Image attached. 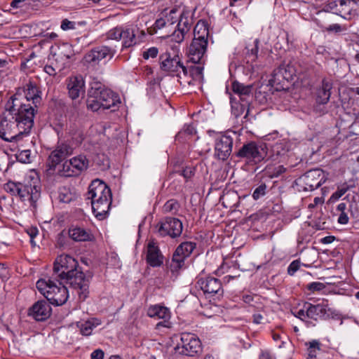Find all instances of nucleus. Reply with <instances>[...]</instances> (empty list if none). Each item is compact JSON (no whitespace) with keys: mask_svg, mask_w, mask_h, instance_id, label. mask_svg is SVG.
I'll use <instances>...</instances> for the list:
<instances>
[{"mask_svg":"<svg viewBox=\"0 0 359 359\" xmlns=\"http://www.w3.org/2000/svg\"><path fill=\"white\" fill-rule=\"evenodd\" d=\"M123 32L121 35V39H123V48H129L133 46L137 43L135 36L138 32L140 33V36L139 37H143L145 35V32L144 30L140 31L139 29H136V32L133 29H130L129 28L124 29Z\"/></svg>","mask_w":359,"mask_h":359,"instance_id":"obj_29","label":"nucleus"},{"mask_svg":"<svg viewBox=\"0 0 359 359\" xmlns=\"http://www.w3.org/2000/svg\"><path fill=\"white\" fill-rule=\"evenodd\" d=\"M44 71L50 76H53L56 74L55 69L50 65H46Z\"/></svg>","mask_w":359,"mask_h":359,"instance_id":"obj_64","label":"nucleus"},{"mask_svg":"<svg viewBox=\"0 0 359 359\" xmlns=\"http://www.w3.org/2000/svg\"><path fill=\"white\" fill-rule=\"evenodd\" d=\"M50 304L46 300L35 302L28 310V316L36 321H44L51 315Z\"/></svg>","mask_w":359,"mask_h":359,"instance_id":"obj_22","label":"nucleus"},{"mask_svg":"<svg viewBox=\"0 0 359 359\" xmlns=\"http://www.w3.org/2000/svg\"><path fill=\"white\" fill-rule=\"evenodd\" d=\"M24 142H18V150L20 152L16 154V158L18 161L23 163H29L31 162V151L29 149H26Z\"/></svg>","mask_w":359,"mask_h":359,"instance_id":"obj_40","label":"nucleus"},{"mask_svg":"<svg viewBox=\"0 0 359 359\" xmlns=\"http://www.w3.org/2000/svg\"><path fill=\"white\" fill-rule=\"evenodd\" d=\"M18 196L22 201H29L31 205L35 206L36 203L40 198L41 192L39 187L36 185L20 184L18 191Z\"/></svg>","mask_w":359,"mask_h":359,"instance_id":"obj_24","label":"nucleus"},{"mask_svg":"<svg viewBox=\"0 0 359 359\" xmlns=\"http://www.w3.org/2000/svg\"><path fill=\"white\" fill-rule=\"evenodd\" d=\"M301 262L300 261L296 259L292 261L289 266L287 267V273L290 276H293L300 268Z\"/></svg>","mask_w":359,"mask_h":359,"instance_id":"obj_54","label":"nucleus"},{"mask_svg":"<svg viewBox=\"0 0 359 359\" xmlns=\"http://www.w3.org/2000/svg\"><path fill=\"white\" fill-rule=\"evenodd\" d=\"M309 348H311L315 351H318L320 350V343L317 340L310 341Z\"/></svg>","mask_w":359,"mask_h":359,"instance_id":"obj_63","label":"nucleus"},{"mask_svg":"<svg viewBox=\"0 0 359 359\" xmlns=\"http://www.w3.org/2000/svg\"><path fill=\"white\" fill-rule=\"evenodd\" d=\"M203 64H198V65H191L190 67H187L188 69V74L194 79H201L203 77Z\"/></svg>","mask_w":359,"mask_h":359,"instance_id":"obj_42","label":"nucleus"},{"mask_svg":"<svg viewBox=\"0 0 359 359\" xmlns=\"http://www.w3.org/2000/svg\"><path fill=\"white\" fill-rule=\"evenodd\" d=\"M183 230L182 222L177 218L168 217L165 221L161 224L158 228V233L163 236H169L175 238L179 237Z\"/></svg>","mask_w":359,"mask_h":359,"instance_id":"obj_21","label":"nucleus"},{"mask_svg":"<svg viewBox=\"0 0 359 359\" xmlns=\"http://www.w3.org/2000/svg\"><path fill=\"white\" fill-rule=\"evenodd\" d=\"M233 139L228 135H222L216 140L215 156L219 160L225 161L231 155L233 147Z\"/></svg>","mask_w":359,"mask_h":359,"instance_id":"obj_23","label":"nucleus"},{"mask_svg":"<svg viewBox=\"0 0 359 359\" xmlns=\"http://www.w3.org/2000/svg\"><path fill=\"white\" fill-rule=\"evenodd\" d=\"M325 172L319 168L312 169L295 180L299 191H312L320 187L325 181Z\"/></svg>","mask_w":359,"mask_h":359,"instance_id":"obj_7","label":"nucleus"},{"mask_svg":"<svg viewBox=\"0 0 359 359\" xmlns=\"http://www.w3.org/2000/svg\"><path fill=\"white\" fill-rule=\"evenodd\" d=\"M196 133V130L192 125H185L183 129L179 132L178 137L183 135L192 136Z\"/></svg>","mask_w":359,"mask_h":359,"instance_id":"obj_52","label":"nucleus"},{"mask_svg":"<svg viewBox=\"0 0 359 359\" xmlns=\"http://www.w3.org/2000/svg\"><path fill=\"white\" fill-rule=\"evenodd\" d=\"M191 27V20L189 18L187 14H182L176 25V28L171 34L162 35L165 36V39L168 40L170 43H177L180 44L184 39V36L187 34Z\"/></svg>","mask_w":359,"mask_h":359,"instance_id":"obj_15","label":"nucleus"},{"mask_svg":"<svg viewBox=\"0 0 359 359\" xmlns=\"http://www.w3.org/2000/svg\"><path fill=\"white\" fill-rule=\"evenodd\" d=\"M121 103L119 96L110 89H104L99 91L95 97L88 98L87 107L93 111L100 109H109L117 107Z\"/></svg>","mask_w":359,"mask_h":359,"instance_id":"obj_5","label":"nucleus"},{"mask_svg":"<svg viewBox=\"0 0 359 359\" xmlns=\"http://www.w3.org/2000/svg\"><path fill=\"white\" fill-rule=\"evenodd\" d=\"M74 55L72 46L66 43L57 47V50L54 53L53 56L55 60L65 64Z\"/></svg>","mask_w":359,"mask_h":359,"instance_id":"obj_28","label":"nucleus"},{"mask_svg":"<svg viewBox=\"0 0 359 359\" xmlns=\"http://www.w3.org/2000/svg\"><path fill=\"white\" fill-rule=\"evenodd\" d=\"M91 359H103L104 352L101 349H96L90 355Z\"/></svg>","mask_w":359,"mask_h":359,"instance_id":"obj_60","label":"nucleus"},{"mask_svg":"<svg viewBox=\"0 0 359 359\" xmlns=\"http://www.w3.org/2000/svg\"><path fill=\"white\" fill-rule=\"evenodd\" d=\"M67 88L68 95L72 100H75V105L79 101H76L80 97H83L85 94V80L81 75L69 76L67 81Z\"/></svg>","mask_w":359,"mask_h":359,"instance_id":"obj_16","label":"nucleus"},{"mask_svg":"<svg viewBox=\"0 0 359 359\" xmlns=\"http://www.w3.org/2000/svg\"><path fill=\"white\" fill-rule=\"evenodd\" d=\"M292 313L294 316L302 321H304L308 326L312 324V323L309 320V316L306 315L309 314L308 308L306 303L304 304L303 309L298 310L296 312L292 311Z\"/></svg>","mask_w":359,"mask_h":359,"instance_id":"obj_46","label":"nucleus"},{"mask_svg":"<svg viewBox=\"0 0 359 359\" xmlns=\"http://www.w3.org/2000/svg\"><path fill=\"white\" fill-rule=\"evenodd\" d=\"M123 32V27H116L107 32L106 36L107 39L119 41L121 39V34Z\"/></svg>","mask_w":359,"mask_h":359,"instance_id":"obj_47","label":"nucleus"},{"mask_svg":"<svg viewBox=\"0 0 359 359\" xmlns=\"http://www.w3.org/2000/svg\"><path fill=\"white\" fill-rule=\"evenodd\" d=\"M295 76V69L291 65H280L276 69L273 74L271 81L276 85H281L284 88V83L292 81Z\"/></svg>","mask_w":359,"mask_h":359,"instance_id":"obj_25","label":"nucleus"},{"mask_svg":"<svg viewBox=\"0 0 359 359\" xmlns=\"http://www.w3.org/2000/svg\"><path fill=\"white\" fill-rule=\"evenodd\" d=\"M325 288V285L320 282H313L307 285V289L311 292L321 291Z\"/></svg>","mask_w":359,"mask_h":359,"instance_id":"obj_55","label":"nucleus"},{"mask_svg":"<svg viewBox=\"0 0 359 359\" xmlns=\"http://www.w3.org/2000/svg\"><path fill=\"white\" fill-rule=\"evenodd\" d=\"M157 56V48L152 47L144 51L142 57L145 60H148L149 57L155 58Z\"/></svg>","mask_w":359,"mask_h":359,"instance_id":"obj_57","label":"nucleus"},{"mask_svg":"<svg viewBox=\"0 0 359 359\" xmlns=\"http://www.w3.org/2000/svg\"><path fill=\"white\" fill-rule=\"evenodd\" d=\"M207 46L208 41L193 39L188 50L189 60L194 64H204Z\"/></svg>","mask_w":359,"mask_h":359,"instance_id":"obj_18","label":"nucleus"},{"mask_svg":"<svg viewBox=\"0 0 359 359\" xmlns=\"http://www.w3.org/2000/svg\"><path fill=\"white\" fill-rule=\"evenodd\" d=\"M349 210L351 216L359 220V205L355 203L349 201Z\"/></svg>","mask_w":359,"mask_h":359,"instance_id":"obj_56","label":"nucleus"},{"mask_svg":"<svg viewBox=\"0 0 359 359\" xmlns=\"http://www.w3.org/2000/svg\"><path fill=\"white\" fill-rule=\"evenodd\" d=\"M144 76L147 81V93L153 98L156 97V79L154 75V70L151 67L146 66L144 70Z\"/></svg>","mask_w":359,"mask_h":359,"instance_id":"obj_32","label":"nucleus"},{"mask_svg":"<svg viewBox=\"0 0 359 359\" xmlns=\"http://www.w3.org/2000/svg\"><path fill=\"white\" fill-rule=\"evenodd\" d=\"M115 54L116 50L114 48L107 46H99L86 53L83 60L86 64L94 66L107 57L111 60Z\"/></svg>","mask_w":359,"mask_h":359,"instance_id":"obj_14","label":"nucleus"},{"mask_svg":"<svg viewBox=\"0 0 359 359\" xmlns=\"http://www.w3.org/2000/svg\"><path fill=\"white\" fill-rule=\"evenodd\" d=\"M174 349L180 355L193 357L201 351V343L195 334L184 332L181 334L180 341Z\"/></svg>","mask_w":359,"mask_h":359,"instance_id":"obj_10","label":"nucleus"},{"mask_svg":"<svg viewBox=\"0 0 359 359\" xmlns=\"http://www.w3.org/2000/svg\"><path fill=\"white\" fill-rule=\"evenodd\" d=\"M332 88V83L326 79H323L321 85L315 93V100L317 104L324 105L329 102Z\"/></svg>","mask_w":359,"mask_h":359,"instance_id":"obj_26","label":"nucleus"},{"mask_svg":"<svg viewBox=\"0 0 359 359\" xmlns=\"http://www.w3.org/2000/svg\"><path fill=\"white\" fill-rule=\"evenodd\" d=\"M348 212H350L348 201H342L337 205L334 215L338 216L337 222L339 224H348L349 221Z\"/></svg>","mask_w":359,"mask_h":359,"instance_id":"obj_31","label":"nucleus"},{"mask_svg":"<svg viewBox=\"0 0 359 359\" xmlns=\"http://www.w3.org/2000/svg\"><path fill=\"white\" fill-rule=\"evenodd\" d=\"M73 153V148L66 143H60L50 154L47 160V166L50 170H55L56 166Z\"/></svg>","mask_w":359,"mask_h":359,"instance_id":"obj_17","label":"nucleus"},{"mask_svg":"<svg viewBox=\"0 0 359 359\" xmlns=\"http://www.w3.org/2000/svg\"><path fill=\"white\" fill-rule=\"evenodd\" d=\"M196 284L207 296L210 297L213 294L222 296L223 294L222 283L215 277L201 278L198 280Z\"/></svg>","mask_w":359,"mask_h":359,"instance_id":"obj_19","label":"nucleus"},{"mask_svg":"<svg viewBox=\"0 0 359 359\" xmlns=\"http://www.w3.org/2000/svg\"><path fill=\"white\" fill-rule=\"evenodd\" d=\"M101 324V320L97 318H92L91 320L81 323L78 325L80 328L81 333L84 336L91 334L93 328Z\"/></svg>","mask_w":359,"mask_h":359,"instance_id":"obj_37","label":"nucleus"},{"mask_svg":"<svg viewBox=\"0 0 359 359\" xmlns=\"http://www.w3.org/2000/svg\"><path fill=\"white\" fill-rule=\"evenodd\" d=\"M79 268V263L74 257L61 255L54 262L53 278L63 281Z\"/></svg>","mask_w":359,"mask_h":359,"instance_id":"obj_9","label":"nucleus"},{"mask_svg":"<svg viewBox=\"0 0 359 359\" xmlns=\"http://www.w3.org/2000/svg\"><path fill=\"white\" fill-rule=\"evenodd\" d=\"M267 155L266 147L263 144L250 142L244 144L236 152L238 158L244 159L248 163H258Z\"/></svg>","mask_w":359,"mask_h":359,"instance_id":"obj_8","label":"nucleus"},{"mask_svg":"<svg viewBox=\"0 0 359 359\" xmlns=\"http://www.w3.org/2000/svg\"><path fill=\"white\" fill-rule=\"evenodd\" d=\"M90 276L86 275L79 268L73 274L69 276L63 281L66 284L78 291L79 299L84 301L89 294V284Z\"/></svg>","mask_w":359,"mask_h":359,"instance_id":"obj_11","label":"nucleus"},{"mask_svg":"<svg viewBox=\"0 0 359 359\" xmlns=\"http://www.w3.org/2000/svg\"><path fill=\"white\" fill-rule=\"evenodd\" d=\"M259 39H256L253 41L254 44L251 48H250L249 46L246 47V49H247L246 55H247V57H248V62L251 61L252 62L257 60L258 50H259Z\"/></svg>","mask_w":359,"mask_h":359,"instance_id":"obj_43","label":"nucleus"},{"mask_svg":"<svg viewBox=\"0 0 359 359\" xmlns=\"http://www.w3.org/2000/svg\"><path fill=\"white\" fill-rule=\"evenodd\" d=\"M353 4V1L351 0H338L330 4V7L331 8H333L332 4H334L336 7L339 6V8L336 9V12H339L340 13V15L346 18L345 15H350L351 14V9L349 8V4Z\"/></svg>","mask_w":359,"mask_h":359,"instance_id":"obj_38","label":"nucleus"},{"mask_svg":"<svg viewBox=\"0 0 359 359\" xmlns=\"http://www.w3.org/2000/svg\"><path fill=\"white\" fill-rule=\"evenodd\" d=\"M6 102L5 109L8 115L2 118L0 122V137L6 142H25L32 144L29 140V133L34 126L32 112L28 109L20 110L22 104L18 102Z\"/></svg>","mask_w":359,"mask_h":359,"instance_id":"obj_1","label":"nucleus"},{"mask_svg":"<svg viewBox=\"0 0 359 359\" xmlns=\"http://www.w3.org/2000/svg\"><path fill=\"white\" fill-rule=\"evenodd\" d=\"M8 275V269L4 264L0 263V278H6Z\"/></svg>","mask_w":359,"mask_h":359,"instance_id":"obj_61","label":"nucleus"},{"mask_svg":"<svg viewBox=\"0 0 359 359\" xmlns=\"http://www.w3.org/2000/svg\"><path fill=\"white\" fill-rule=\"evenodd\" d=\"M177 9L166 8L158 14V36L161 35L171 34L176 29L175 23L177 21Z\"/></svg>","mask_w":359,"mask_h":359,"instance_id":"obj_12","label":"nucleus"},{"mask_svg":"<svg viewBox=\"0 0 359 359\" xmlns=\"http://www.w3.org/2000/svg\"><path fill=\"white\" fill-rule=\"evenodd\" d=\"M196 247V243L191 241L182 243L176 248L170 264L172 271L182 269L184 266L186 258L189 257Z\"/></svg>","mask_w":359,"mask_h":359,"instance_id":"obj_13","label":"nucleus"},{"mask_svg":"<svg viewBox=\"0 0 359 359\" xmlns=\"http://www.w3.org/2000/svg\"><path fill=\"white\" fill-rule=\"evenodd\" d=\"M72 199V195L69 190L63 187L59 189L58 200L62 203H69Z\"/></svg>","mask_w":359,"mask_h":359,"instance_id":"obj_48","label":"nucleus"},{"mask_svg":"<svg viewBox=\"0 0 359 359\" xmlns=\"http://www.w3.org/2000/svg\"><path fill=\"white\" fill-rule=\"evenodd\" d=\"M348 187L347 185H342L332 194V198L338 199L341 197L348 191Z\"/></svg>","mask_w":359,"mask_h":359,"instance_id":"obj_58","label":"nucleus"},{"mask_svg":"<svg viewBox=\"0 0 359 359\" xmlns=\"http://www.w3.org/2000/svg\"><path fill=\"white\" fill-rule=\"evenodd\" d=\"M24 92V97H22L20 94H15L7 102H13V104H16L15 102H20L22 104L23 109H28L32 112V119L34 120L35 111H36L35 109L37 108L41 102L40 92L37 87L31 83L26 86Z\"/></svg>","mask_w":359,"mask_h":359,"instance_id":"obj_6","label":"nucleus"},{"mask_svg":"<svg viewBox=\"0 0 359 359\" xmlns=\"http://www.w3.org/2000/svg\"><path fill=\"white\" fill-rule=\"evenodd\" d=\"M195 171L196 168L194 167L188 166L181 171L180 175L187 181L194 175Z\"/></svg>","mask_w":359,"mask_h":359,"instance_id":"obj_53","label":"nucleus"},{"mask_svg":"<svg viewBox=\"0 0 359 359\" xmlns=\"http://www.w3.org/2000/svg\"><path fill=\"white\" fill-rule=\"evenodd\" d=\"M90 88L88 92V98L95 97L99 91H102L104 89H107L101 81L96 77H90Z\"/></svg>","mask_w":359,"mask_h":359,"instance_id":"obj_39","label":"nucleus"},{"mask_svg":"<svg viewBox=\"0 0 359 359\" xmlns=\"http://www.w3.org/2000/svg\"><path fill=\"white\" fill-rule=\"evenodd\" d=\"M58 172L60 175L65 177L76 176L77 174L74 172V169L72 165L69 164V160L63 163L62 168L59 169Z\"/></svg>","mask_w":359,"mask_h":359,"instance_id":"obj_45","label":"nucleus"},{"mask_svg":"<svg viewBox=\"0 0 359 359\" xmlns=\"http://www.w3.org/2000/svg\"><path fill=\"white\" fill-rule=\"evenodd\" d=\"M69 164L72 165L74 172L79 175L82 171L86 170L88 167V160L86 156L79 155L69 160Z\"/></svg>","mask_w":359,"mask_h":359,"instance_id":"obj_33","label":"nucleus"},{"mask_svg":"<svg viewBox=\"0 0 359 359\" xmlns=\"http://www.w3.org/2000/svg\"><path fill=\"white\" fill-rule=\"evenodd\" d=\"M20 182L9 181L4 184V189L13 196H17Z\"/></svg>","mask_w":359,"mask_h":359,"instance_id":"obj_50","label":"nucleus"},{"mask_svg":"<svg viewBox=\"0 0 359 359\" xmlns=\"http://www.w3.org/2000/svg\"><path fill=\"white\" fill-rule=\"evenodd\" d=\"M87 199L91 201L92 210L95 217L102 219L108 213L112 201L109 187L99 179L94 180L88 187Z\"/></svg>","mask_w":359,"mask_h":359,"instance_id":"obj_2","label":"nucleus"},{"mask_svg":"<svg viewBox=\"0 0 359 359\" xmlns=\"http://www.w3.org/2000/svg\"><path fill=\"white\" fill-rule=\"evenodd\" d=\"M180 208V204L175 199H170L163 206V211L165 213L175 214Z\"/></svg>","mask_w":359,"mask_h":359,"instance_id":"obj_44","label":"nucleus"},{"mask_svg":"<svg viewBox=\"0 0 359 359\" xmlns=\"http://www.w3.org/2000/svg\"><path fill=\"white\" fill-rule=\"evenodd\" d=\"M36 287L50 304L61 306L67 301L68 290L61 282L57 284L50 278H43L36 282Z\"/></svg>","mask_w":359,"mask_h":359,"instance_id":"obj_4","label":"nucleus"},{"mask_svg":"<svg viewBox=\"0 0 359 359\" xmlns=\"http://www.w3.org/2000/svg\"><path fill=\"white\" fill-rule=\"evenodd\" d=\"M233 92L237 95L242 102L247 101V98L250 96L252 90V85H244L237 81L231 83Z\"/></svg>","mask_w":359,"mask_h":359,"instance_id":"obj_30","label":"nucleus"},{"mask_svg":"<svg viewBox=\"0 0 359 359\" xmlns=\"http://www.w3.org/2000/svg\"><path fill=\"white\" fill-rule=\"evenodd\" d=\"M165 36H158V46L163 52L160 57L161 70L168 73H177V76L182 73L188 75V69L184 66L179 56V45L177 43H170L165 39Z\"/></svg>","mask_w":359,"mask_h":359,"instance_id":"obj_3","label":"nucleus"},{"mask_svg":"<svg viewBox=\"0 0 359 359\" xmlns=\"http://www.w3.org/2000/svg\"><path fill=\"white\" fill-rule=\"evenodd\" d=\"M194 39L208 41L209 30L207 22L205 20H199L194 27Z\"/></svg>","mask_w":359,"mask_h":359,"instance_id":"obj_34","label":"nucleus"},{"mask_svg":"<svg viewBox=\"0 0 359 359\" xmlns=\"http://www.w3.org/2000/svg\"><path fill=\"white\" fill-rule=\"evenodd\" d=\"M68 233L69 236L76 242L91 241L94 238L90 231L77 226H72L69 229Z\"/></svg>","mask_w":359,"mask_h":359,"instance_id":"obj_27","label":"nucleus"},{"mask_svg":"<svg viewBox=\"0 0 359 359\" xmlns=\"http://www.w3.org/2000/svg\"><path fill=\"white\" fill-rule=\"evenodd\" d=\"M327 32H334L336 33L345 31L346 29L345 27H341L339 24H333L330 25L327 29Z\"/></svg>","mask_w":359,"mask_h":359,"instance_id":"obj_59","label":"nucleus"},{"mask_svg":"<svg viewBox=\"0 0 359 359\" xmlns=\"http://www.w3.org/2000/svg\"><path fill=\"white\" fill-rule=\"evenodd\" d=\"M170 311L168 308L158 305V327L169 328L171 327Z\"/></svg>","mask_w":359,"mask_h":359,"instance_id":"obj_35","label":"nucleus"},{"mask_svg":"<svg viewBox=\"0 0 359 359\" xmlns=\"http://www.w3.org/2000/svg\"><path fill=\"white\" fill-rule=\"evenodd\" d=\"M306 305L310 320L317 321L319 319H327L334 315V311L328 307L327 300L316 305L306 302Z\"/></svg>","mask_w":359,"mask_h":359,"instance_id":"obj_20","label":"nucleus"},{"mask_svg":"<svg viewBox=\"0 0 359 359\" xmlns=\"http://www.w3.org/2000/svg\"><path fill=\"white\" fill-rule=\"evenodd\" d=\"M266 185L265 184H261L258 186L252 193V198L255 200H258L262 196H265L266 193Z\"/></svg>","mask_w":359,"mask_h":359,"instance_id":"obj_51","label":"nucleus"},{"mask_svg":"<svg viewBox=\"0 0 359 359\" xmlns=\"http://www.w3.org/2000/svg\"><path fill=\"white\" fill-rule=\"evenodd\" d=\"M146 259L149 266H157V245L154 240L147 245Z\"/></svg>","mask_w":359,"mask_h":359,"instance_id":"obj_36","label":"nucleus"},{"mask_svg":"<svg viewBox=\"0 0 359 359\" xmlns=\"http://www.w3.org/2000/svg\"><path fill=\"white\" fill-rule=\"evenodd\" d=\"M231 104V112L233 116L237 118L242 115L245 110L248 102L241 104L235 100L232 97H230Z\"/></svg>","mask_w":359,"mask_h":359,"instance_id":"obj_41","label":"nucleus"},{"mask_svg":"<svg viewBox=\"0 0 359 359\" xmlns=\"http://www.w3.org/2000/svg\"><path fill=\"white\" fill-rule=\"evenodd\" d=\"M77 24L80 25H85L86 22H84V21L79 22H77ZM76 22L70 21L68 19H64V20H62V21L61 22L60 27L62 30L67 31L69 29H75L76 28Z\"/></svg>","mask_w":359,"mask_h":359,"instance_id":"obj_49","label":"nucleus"},{"mask_svg":"<svg viewBox=\"0 0 359 359\" xmlns=\"http://www.w3.org/2000/svg\"><path fill=\"white\" fill-rule=\"evenodd\" d=\"M147 315L149 317L157 316V306L156 305L151 306L148 309Z\"/></svg>","mask_w":359,"mask_h":359,"instance_id":"obj_62","label":"nucleus"}]
</instances>
